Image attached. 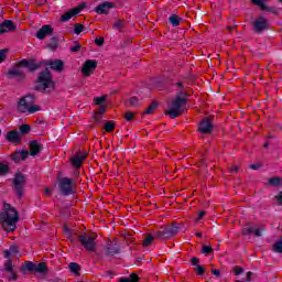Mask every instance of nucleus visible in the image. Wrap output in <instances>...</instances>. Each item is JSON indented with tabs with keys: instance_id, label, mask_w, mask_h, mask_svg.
I'll list each match as a JSON object with an SVG mask.
<instances>
[{
	"instance_id": "58836bf2",
	"label": "nucleus",
	"mask_w": 282,
	"mask_h": 282,
	"mask_svg": "<svg viewBox=\"0 0 282 282\" xmlns=\"http://www.w3.org/2000/svg\"><path fill=\"white\" fill-rule=\"evenodd\" d=\"M107 97L101 96V97H96L95 98V104L98 105L99 107L104 106L102 102L106 100Z\"/></svg>"
},
{
	"instance_id": "aec40b11",
	"label": "nucleus",
	"mask_w": 282,
	"mask_h": 282,
	"mask_svg": "<svg viewBox=\"0 0 282 282\" xmlns=\"http://www.w3.org/2000/svg\"><path fill=\"white\" fill-rule=\"evenodd\" d=\"M47 65L51 69H55V72H63V67H65V64L61 59L50 61Z\"/></svg>"
},
{
	"instance_id": "c03bdc74",
	"label": "nucleus",
	"mask_w": 282,
	"mask_h": 282,
	"mask_svg": "<svg viewBox=\"0 0 282 282\" xmlns=\"http://www.w3.org/2000/svg\"><path fill=\"white\" fill-rule=\"evenodd\" d=\"M9 279H11L12 281H17L18 276L14 270L9 271Z\"/></svg>"
},
{
	"instance_id": "5701e85b",
	"label": "nucleus",
	"mask_w": 282,
	"mask_h": 282,
	"mask_svg": "<svg viewBox=\"0 0 282 282\" xmlns=\"http://www.w3.org/2000/svg\"><path fill=\"white\" fill-rule=\"evenodd\" d=\"M19 253V247L17 246H11L9 250H4V259H10V257L18 254Z\"/></svg>"
},
{
	"instance_id": "a18cd8bd",
	"label": "nucleus",
	"mask_w": 282,
	"mask_h": 282,
	"mask_svg": "<svg viewBox=\"0 0 282 282\" xmlns=\"http://www.w3.org/2000/svg\"><path fill=\"white\" fill-rule=\"evenodd\" d=\"M105 111H107V107L106 106H99V109L97 110V113L99 116H102V113H105Z\"/></svg>"
},
{
	"instance_id": "09e8293b",
	"label": "nucleus",
	"mask_w": 282,
	"mask_h": 282,
	"mask_svg": "<svg viewBox=\"0 0 282 282\" xmlns=\"http://www.w3.org/2000/svg\"><path fill=\"white\" fill-rule=\"evenodd\" d=\"M234 272H235V274L239 275V274H242L243 269H241V268H239V267H236V268L234 269Z\"/></svg>"
},
{
	"instance_id": "ddd939ff",
	"label": "nucleus",
	"mask_w": 282,
	"mask_h": 282,
	"mask_svg": "<svg viewBox=\"0 0 282 282\" xmlns=\"http://www.w3.org/2000/svg\"><path fill=\"white\" fill-rule=\"evenodd\" d=\"M83 8H85V4H80L78 8L70 9L66 13H64L61 18V21L67 22L72 17H76V14H79L82 12Z\"/></svg>"
},
{
	"instance_id": "4be33fe9",
	"label": "nucleus",
	"mask_w": 282,
	"mask_h": 282,
	"mask_svg": "<svg viewBox=\"0 0 282 282\" xmlns=\"http://www.w3.org/2000/svg\"><path fill=\"white\" fill-rule=\"evenodd\" d=\"M29 155V151H17L15 153H13L12 160L15 162H21L22 160H28Z\"/></svg>"
},
{
	"instance_id": "7ed1b4c3",
	"label": "nucleus",
	"mask_w": 282,
	"mask_h": 282,
	"mask_svg": "<svg viewBox=\"0 0 282 282\" xmlns=\"http://www.w3.org/2000/svg\"><path fill=\"white\" fill-rule=\"evenodd\" d=\"M17 111L19 113H36V111H41V107L39 105H34V97L32 95H25L21 97L17 105H15Z\"/></svg>"
},
{
	"instance_id": "423d86ee",
	"label": "nucleus",
	"mask_w": 282,
	"mask_h": 282,
	"mask_svg": "<svg viewBox=\"0 0 282 282\" xmlns=\"http://www.w3.org/2000/svg\"><path fill=\"white\" fill-rule=\"evenodd\" d=\"M79 243L84 246L85 250L89 252H94L96 250V235H80L79 236Z\"/></svg>"
},
{
	"instance_id": "1a4fd4ad",
	"label": "nucleus",
	"mask_w": 282,
	"mask_h": 282,
	"mask_svg": "<svg viewBox=\"0 0 282 282\" xmlns=\"http://www.w3.org/2000/svg\"><path fill=\"white\" fill-rule=\"evenodd\" d=\"M25 268L30 272H37L40 274H45V272H47V264H45V262H41V263L25 262Z\"/></svg>"
},
{
	"instance_id": "c85d7f7f",
	"label": "nucleus",
	"mask_w": 282,
	"mask_h": 282,
	"mask_svg": "<svg viewBox=\"0 0 282 282\" xmlns=\"http://www.w3.org/2000/svg\"><path fill=\"white\" fill-rule=\"evenodd\" d=\"M68 268L70 270V272H74L76 274V276H78V270H80V265H78V263H69Z\"/></svg>"
},
{
	"instance_id": "37998d69",
	"label": "nucleus",
	"mask_w": 282,
	"mask_h": 282,
	"mask_svg": "<svg viewBox=\"0 0 282 282\" xmlns=\"http://www.w3.org/2000/svg\"><path fill=\"white\" fill-rule=\"evenodd\" d=\"M83 30H84L83 24H77L75 26V34H80V32H83Z\"/></svg>"
},
{
	"instance_id": "cd10ccee",
	"label": "nucleus",
	"mask_w": 282,
	"mask_h": 282,
	"mask_svg": "<svg viewBox=\"0 0 282 282\" xmlns=\"http://www.w3.org/2000/svg\"><path fill=\"white\" fill-rule=\"evenodd\" d=\"M126 105H128L129 107H138V97H130L128 100H126Z\"/></svg>"
},
{
	"instance_id": "f257e3e1",
	"label": "nucleus",
	"mask_w": 282,
	"mask_h": 282,
	"mask_svg": "<svg viewBox=\"0 0 282 282\" xmlns=\"http://www.w3.org/2000/svg\"><path fill=\"white\" fill-rule=\"evenodd\" d=\"M0 221L7 232H14L19 223V212L12 205H4L3 212L0 213Z\"/></svg>"
},
{
	"instance_id": "e433bc0d",
	"label": "nucleus",
	"mask_w": 282,
	"mask_h": 282,
	"mask_svg": "<svg viewBox=\"0 0 282 282\" xmlns=\"http://www.w3.org/2000/svg\"><path fill=\"white\" fill-rule=\"evenodd\" d=\"M4 270L7 272H12L13 268H12V260H7L4 263Z\"/></svg>"
},
{
	"instance_id": "473e14b6",
	"label": "nucleus",
	"mask_w": 282,
	"mask_h": 282,
	"mask_svg": "<svg viewBox=\"0 0 282 282\" xmlns=\"http://www.w3.org/2000/svg\"><path fill=\"white\" fill-rule=\"evenodd\" d=\"M30 124L20 126V135H25V133H30Z\"/></svg>"
},
{
	"instance_id": "ea45409f",
	"label": "nucleus",
	"mask_w": 282,
	"mask_h": 282,
	"mask_svg": "<svg viewBox=\"0 0 282 282\" xmlns=\"http://www.w3.org/2000/svg\"><path fill=\"white\" fill-rule=\"evenodd\" d=\"M195 271L197 272V274H199V276H202V274H204V272H206V269L198 264L195 267Z\"/></svg>"
},
{
	"instance_id": "3c124183",
	"label": "nucleus",
	"mask_w": 282,
	"mask_h": 282,
	"mask_svg": "<svg viewBox=\"0 0 282 282\" xmlns=\"http://www.w3.org/2000/svg\"><path fill=\"white\" fill-rule=\"evenodd\" d=\"M107 252H108V254H117L118 249H111V248L108 247Z\"/></svg>"
},
{
	"instance_id": "72a5a7b5",
	"label": "nucleus",
	"mask_w": 282,
	"mask_h": 282,
	"mask_svg": "<svg viewBox=\"0 0 282 282\" xmlns=\"http://www.w3.org/2000/svg\"><path fill=\"white\" fill-rule=\"evenodd\" d=\"M273 251L278 252V253H282V240H278L274 245H273Z\"/></svg>"
},
{
	"instance_id": "6ab92c4d",
	"label": "nucleus",
	"mask_w": 282,
	"mask_h": 282,
	"mask_svg": "<svg viewBox=\"0 0 282 282\" xmlns=\"http://www.w3.org/2000/svg\"><path fill=\"white\" fill-rule=\"evenodd\" d=\"M242 235H254L256 237H261V229L252 226H247L242 229Z\"/></svg>"
},
{
	"instance_id": "4d7b16f0",
	"label": "nucleus",
	"mask_w": 282,
	"mask_h": 282,
	"mask_svg": "<svg viewBox=\"0 0 282 282\" xmlns=\"http://www.w3.org/2000/svg\"><path fill=\"white\" fill-rule=\"evenodd\" d=\"M204 215H206V212H199L198 217L196 218V221H199V219H202V217H204Z\"/></svg>"
},
{
	"instance_id": "a211bd4d",
	"label": "nucleus",
	"mask_w": 282,
	"mask_h": 282,
	"mask_svg": "<svg viewBox=\"0 0 282 282\" xmlns=\"http://www.w3.org/2000/svg\"><path fill=\"white\" fill-rule=\"evenodd\" d=\"M17 26H14V23L10 20L4 21L2 24H0V34H6L7 32H13Z\"/></svg>"
},
{
	"instance_id": "69168bd1",
	"label": "nucleus",
	"mask_w": 282,
	"mask_h": 282,
	"mask_svg": "<svg viewBox=\"0 0 282 282\" xmlns=\"http://www.w3.org/2000/svg\"><path fill=\"white\" fill-rule=\"evenodd\" d=\"M264 149H268V143H264Z\"/></svg>"
},
{
	"instance_id": "bb28decb",
	"label": "nucleus",
	"mask_w": 282,
	"mask_h": 282,
	"mask_svg": "<svg viewBox=\"0 0 282 282\" xmlns=\"http://www.w3.org/2000/svg\"><path fill=\"white\" fill-rule=\"evenodd\" d=\"M155 109H158V102L153 101L144 111V113L151 116V113H155Z\"/></svg>"
},
{
	"instance_id": "393cba45",
	"label": "nucleus",
	"mask_w": 282,
	"mask_h": 282,
	"mask_svg": "<svg viewBox=\"0 0 282 282\" xmlns=\"http://www.w3.org/2000/svg\"><path fill=\"white\" fill-rule=\"evenodd\" d=\"M140 281V276L137 273H132L130 278H121L120 282H138Z\"/></svg>"
},
{
	"instance_id": "2f4dec72",
	"label": "nucleus",
	"mask_w": 282,
	"mask_h": 282,
	"mask_svg": "<svg viewBox=\"0 0 282 282\" xmlns=\"http://www.w3.org/2000/svg\"><path fill=\"white\" fill-rule=\"evenodd\" d=\"M251 2L261 8V10H268V7H265V0H251Z\"/></svg>"
},
{
	"instance_id": "e2e57ef3",
	"label": "nucleus",
	"mask_w": 282,
	"mask_h": 282,
	"mask_svg": "<svg viewBox=\"0 0 282 282\" xmlns=\"http://www.w3.org/2000/svg\"><path fill=\"white\" fill-rule=\"evenodd\" d=\"M176 87H183L182 83H176Z\"/></svg>"
},
{
	"instance_id": "4468645a",
	"label": "nucleus",
	"mask_w": 282,
	"mask_h": 282,
	"mask_svg": "<svg viewBox=\"0 0 282 282\" xmlns=\"http://www.w3.org/2000/svg\"><path fill=\"white\" fill-rule=\"evenodd\" d=\"M52 32H54V29H52L51 25H43L36 33V39H39L40 41H43V39H45V36H50V34H52Z\"/></svg>"
},
{
	"instance_id": "9d476101",
	"label": "nucleus",
	"mask_w": 282,
	"mask_h": 282,
	"mask_svg": "<svg viewBox=\"0 0 282 282\" xmlns=\"http://www.w3.org/2000/svg\"><path fill=\"white\" fill-rule=\"evenodd\" d=\"M13 184L19 197H21L23 195V186H25V176L18 173L13 180Z\"/></svg>"
},
{
	"instance_id": "8fccbe9b",
	"label": "nucleus",
	"mask_w": 282,
	"mask_h": 282,
	"mask_svg": "<svg viewBox=\"0 0 282 282\" xmlns=\"http://www.w3.org/2000/svg\"><path fill=\"white\" fill-rule=\"evenodd\" d=\"M250 169H251L252 171H259V169H261V165L258 164V163H256V164L250 165Z\"/></svg>"
},
{
	"instance_id": "338daca9",
	"label": "nucleus",
	"mask_w": 282,
	"mask_h": 282,
	"mask_svg": "<svg viewBox=\"0 0 282 282\" xmlns=\"http://www.w3.org/2000/svg\"><path fill=\"white\" fill-rule=\"evenodd\" d=\"M65 230H69L67 227H65Z\"/></svg>"
},
{
	"instance_id": "6e6d98bb",
	"label": "nucleus",
	"mask_w": 282,
	"mask_h": 282,
	"mask_svg": "<svg viewBox=\"0 0 282 282\" xmlns=\"http://www.w3.org/2000/svg\"><path fill=\"white\" fill-rule=\"evenodd\" d=\"M212 274H214V276H220L221 273L219 272V270L213 269L212 270Z\"/></svg>"
},
{
	"instance_id": "20e7f679",
	"label": "nucleus",
	"mask_w": 282,
	"mask_h": 282,
	"mask_svg": "<svg viewBox=\"0 0 282 282\" xmlns=\"http://www.w3.org/2000/svg\"><path fill=\"white\" fill-rule=\"evenodd\" d=\"M177 232H180V227H177L175 224H172L165 227H161L160 230L155 232V237L158 239H172V237H175Z\"/></svg>"
},
{
	"instance_id": "603ef678",
	"label": "nucleus",
	"mask_w": 282,
	"mask_h": 282,
	"mask_svg": "<svg viewBox=\"0 0 282 282\" xmlns=\"http://www.w3.org/2000/svg\"><path fill=\"white\" fill-rule=\"evenodd\" d=\"M239 172V166L234 165L230 167V173H238Z\"/></svg>"
},
{
	"instance_id": "680f3d73",
	"label": "nucleus",
	"mask_w": 282,
	"mask_h": 282,
	"mask_svg": "<svg viewBox=\"0 0 282 282\" xmlns=\"http://www.w3.org/2000/svg\"><path fill=\"white\" fill-rule=\"evenodd\" d=\"M44 193L45 195H50V188H46Z\"/></svg>"
},
{
	"instance_id": "6e6552de",
	"label": "nucleus",
	"mask_w": 282,
	"mask_h": 282,
	"mask_svg": "<svg viewBox=\"0 0 282 282\" xmlns=\"http://www.w3.org/2000/svg\"><path fill=\"white\" fill-rule=\"evenodd\" d=\"M96 67H98V63L95 59L86 61L82 66L83 76L89 78V76L96 72Z\"/></svg>"
},
{
	"instance_id": "774afa93",
	"label": "nucleus",
	"mask_w": 282,
	"mask_h": 282,
	"mask_svg": "<svg viewBox=\"0 0 282 282\" xmlns=\"http://www.w3.org/2000/svg\"><path fill=\"white\" fill-rule=\"evenodd\" d=\"M282 2V0H280Z\"/></svg>"
},
{
	"instance_id": "c9c22d12",
	"label": "nucleus",
	"mask_w": 282,
	"mask_h": 282,
	"mask_svg": "<svg viewBox=\"0 0 282 282\" xmlns=\"http://www.w3.org/2000/svg\"><path fill=\"white\" fill-rule=\"evenodd\" d=\"M122 28H124V22H122V20H118L115 22L113 30H122Z\"/></svg>"
},
{
	"instance_id": "de8ad7c7",
	"label": "nucleus",
	"mask_w": 282,
	"mask_h": 282,
	"mask_svg": "<svg viewBox=\"0 0 282 282\" xmlns=\"http://www.w3.org/2000/svg\"><path fill=\"white\" fill-rule=\"evenodd\" d=\"M95 43H96V45L100 46V45H102L105 43V39H102V37L96 39Z\"/></svg>"
},
{
	"instance_id": "c756f323",
	"label": "nucleus",
	"mask_w": 282,
	"mask_h": 282,
	"mask_svg": "<svg viewBox=\"0 0 282 282\" xmlns=\"http://www.w3.org/2000/svg\"><path fill=\"white\" fill-rule=\"evenodd\" d=\"M104 129L109 133L116 129V124L112 121H107L104 126Z\"/></svg>"
},
{
	"instance_id": "f8f14e48",
	"label": "nucleus",
	"mask_w": 282,
	"mask_h": 282,
	"mask_svg": "<svg viewBox=\"0 0 282 282\" xmlns=\"http://www.w3.org/2000/svg\"><path fill=\"white\" fill-rule=\"evenodd\" d=\"M253 30L254 32H263V30H268V20L263 17H259L253 21Z\"/></svg>"
},
{
	"instance_id": "bf43d9fd",
	"label": "nucleus",
	"mask_w": 282,
	"mask_h": 282,
	"mask_svg": "<svg viewBox=\"0 0 282 282\" xmlns=\"http://www.w3.org/2000/svg\"><path fill=\"white\" fill-rule=\"evenodd\" d=\"M25 66H28V61H22V62H20V65H19V67H25Z\"/></svg>"
},
{
	"instance_id": "412c9836",
	"label": "nucleus",
	"mask_w": 282,
	"mask_h": 282,
	"mask_svg": "<svg viewBox=\"0 0 282 282\" xmlns=\"http://www.w3.org/2000/svg\"><path fill=\"white\" fill-rule=\"evenodd\" d=\"M41 149H43V145H41L39 141H32L30 143V155H39Z\"/></svg>"
},
{
	"instance_id": "f3484780",
	"label": "nucleus",
	"mask_w": 282,
	"mask_h": 282,
	"mask_svg": "<svg viewBox=\"0 0 282 282\" xmlns=\"http://www.w3.org/2000/svg\"><path fill=\"white\" fill-rule=\"evenodd\" d=\"M7 140L14 144H19V142H21V133L19 130H11L7 133Z\"/></svg>"
},
{
	"instance_id": "b1692460",
	"label": "nucleus",
	"mask_w": 282,
	"mask_h": 282,
	"mask_svg": "<svg viewBox=\"0 0 282 282\" xmlns=\"http://www.w3.org/2000/svg\"><path fill=\"white\" fill-rule=\"evenodd\" d=\"M9 78H18L19 76H23V70L20 67H15L9 70Z\"/></svg>"
},
{
	"instance_id": "7c9ffc66",
	"label": "nucleus",
	"mask_w": 282,
	"mask_h": 282,
	"mask_svg": "<svg viewBox=\"0 0 282 282\" xmlns=\"http://www.w3.org/2000/svg\"><path fill=\"white\" fill-rule=\"evenodd\" d=\"M154 239H155V237H153L152 235L147 236L145 239L143 240V246L145 248H149V246H151V243H153Z\"/></svg>"
},
{
	"instance_id": "0e129e2a",
	"label": "nucleus",
	"mask_w": 282,
	"mask_h": 282,
	"mask_svg": "<svg viewBox=\"0 0 282 282\" xmlns=\"http://www.w3.org/2000/svg\"><path fill=\"white\" fill-rule=\"evenodd\" d=\"M196 237H202V232H197V234H196Z\"/></svg>"
},
{
	"instance_id": "0eeeda50",
	"label": "nucleus",
	"mask_w": 282,
	"mask_h": 282,
	"mask_svg": "<svg viewBox=\"0 0 282 282\" xmlns=\"http://www.w3.org/2000/svg\"><path fill=\"white\" fill-rule=\"evenodd\" d=\"M58 188L63 195H72L74 193V181L68 177L59 178Z\"/></svg>"
},
{
	"instance_id": "5fc2aeb1",
	"label": "nucleus",
	"mask_w": 282,
	"mask_h": 282,
	"mask_svg": "<svg viewBox=\"0 0 282 282\" xmlns=\"http://www.w3.org/2000/svg\"><path fill=\"white\" fill-rule=\"evenodd\" d=\"M78 50H80V45H78V44L70 47V52H78Z\"/></svg>"
},
{
	"instance_id": "2eb2a0df",
	"label": "nucleus",
	"mask_w": 282,
	"mask_h": 282,
	"mask_svg": "<svg viewBox=\"0 0 282 282\" xmlns=\"http://www.w3.org/2000/svg\"><path fill=\"white\" fill-rule=\"evenodd\" d=\"M87 158V154L78 152L72 158V164L76 169H80L83 166V161Z\"/></svg>"
},
{
	"instance_id": "864d4df0",
	"label": "nucleus",
	"mask_w": 282,
	"mask_h": 282,
	"mask_svg": "<svg viewBox=\"0 0 282 282\" xmlns=\"http://www.w3.org/2000/svg\"><path fill=\"white\" fill-rule=\"evenodd\" d=\"M197 263H199V259H197V258H192V264L195 265V268H197V265H199V264H197Z\"/></svg>"
},
{
	"instance_id": "f704fd0d",
	"label": "nucleus",
	"mask_w": 282,
	"mask_h": 282,
	"mask_svg": "<svg viewBox=\"0 0 282 282\" xmlns=\"http://www.w3.org/2000/svg\"><path fill=\"white\" fill-rule=\"evenodd\" d=\"M270 186H279L281 184V178L280 177H273L269 180Z\"/></svg>"
},
{
	"instance_id": "49530a36",
	"label": "nucleus",
	"mask_w": 282,
	"mask_h": 282,
	"mask_svg": "<svg viewBox=\"0 0 282 282\" xmlns=\"http://www.w3.org/2000/svg\"><path fill=\"white\" fill-rule=\"evenodd\" d=\"M124 118H126V120L131 121V120H133L134 115H133V112H126Z\"/></svg>"
},
{
	"instance_id": "a878e982",
	"label": "nucleus",
	"mask_w": 282,
	"mask_h": 282,
	"mask_svg": "<svg viewBox=\"0 0 282 282\" xmlns=\"http://www.w3.org/2000/svg\"><path fill=\"white\" fill-rule=\"evenodd\" d=\"M169 21L174 28H177V25H180V21H182V18L174 14L169 18Z\"/></svg>"
},
{
	"instance_id": "13d9d810",
	"label": "nucleus",
	"mask_w": 282,
	"mask_h": 282,
	"mask_svg": "<svg viewBox=\"0 0 282 282\" xmlns=\"http://www.w3.org/2000/svg\"><path fill=\"white\" fill-rule=\"evenodd\" d=\"M276 199L280 204H282V192H280L276 196Z\"/></svg>"
},
{
	"instance_id": "79ce46f5",
	"label": "nucleus",
	"mask_w": 282,
	"mask_h": 282,
	"mask_svg": "<svg viewBox=\"0 0 282 282\" xmlns=\"http://www.w3.org/2000/svg\"><path fill=\"white\" fill-rule=\"evenodd\" d=\"M203 252H204V254H210V252H213V247L204 246L203 247Z\"/></svg>"
},
{
	"instance_id": "4c0bfd02",
	"label": "nucleus",
	"mask_w": 282,
	"mask_h": 282,
	"mask_svg": "<svg viewBox=\"0 0 282 282\" xmlns=\"http://www.w3.org/2000/svg\"><path fill=\"white\" fill-rule=\"evenodd\" d=\"M8 58V50H0V63H3Z\"/></svg>"
},
{
	"instance_id": "a19ab883",
	"label": "nucleus",
	"mask_w": 282,
	"mask_h": 282,
	"mask_svg": "<svg viewBox=\"0 0 282 282\" xmlns=\"http://www.w3.org/2000/svg\"><path fill=\"white\" fill-rule=\"evenodd\" d=\"M8 173V165L0 163V175H6Z\"/></svg>"
},
{
	"instance_id": "9b49d317",
	"label": "nucleus",
	"mask_w": 282,
	"mask_h": 282,
	"mask_svg": "<svg viewBox=\"0 0 282 282\" xmlns=\"http://www.w3.org/2000/svg\"><path fill=\"white\" fill-rule=\"evenodd\" d=\"M213 121L210 120V118H204L199 126H198V131L200 133H205V134H208V133H212L213 132Z\"/></svg>"
},
{
	"instance_id": "39448f33",
	"label": "nucleus",
	"mask_w": 282,
	"mask_h": 282,
	"mask_svg": "<svg viewBox=\"0 0 282 282\" xmlns=\"http://www.w3.org/2000/svg\"><path fill=\"white\" fill-rule=\"evenodd\" d=\"M37 83L40 85V89H54V80L52 79L50 69L46 68L44 72L40 73Z\"/></svg>"
},
{
	"instance_id": "dca6fc26",
	"label": "nucleus",
	"mask_w": 282,
	"mask_h": 282,
	"mask_svg": "<svg viewBox=\"0 0 282 282\" xmlns=\"http://www.w3.org/2000/svg\"><path fill=\"white\" fill-rule=\"evenodd\" d=\"M111 8H113V3L104 2L98 7H96L95 12H97V14H109V11L111 10Z\"/></svg>"
},
{
	"instance_id": "052dcab7",
	"label": "nucleus",
	"mask_w": 282,
	"mask_h": 282,
	"mask_svg": "<svg viewBox=\"0 0 282 282\" xmlns=\"http://www.w3.org/2000/svg\"><path fill=\"white\" fill-rule=\"evenodd\" d=\"M251 276H252V272H248V273H247V281H248V282L251 281V279H250Z\"/></svg>"
},
{
	"instance_id": "f03ea898",
	"label": "nucleus",
	"mask_w": 282,
	"mask_h": 282,
	"mask_svg": "<svg viewBox=\"0 0 282 282\" xmlns=\"http://www.w3.org/2000/svg\"><path fill=\"white\" fill-rule=\"evenodd\" d=\"M183 96H185L184 91L178 93L175 99L169 104L167 110L165 111L166 116L174 119L181 116V113H184L186 109V97Z\"/></svg>"
}]
</instances>
